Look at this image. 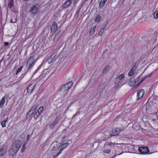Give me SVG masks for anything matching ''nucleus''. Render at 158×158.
<instances>
[{"instance_id":"33","label":"nucleus","mask_w":158,"mask_h":158,"mask_svg":"<svg viewBox=\"0 0 158 158\" xmlns=\"http://www.w3.org/2000/svg\"><path fill=\"white\" fill-rule=\"evenodd\" d=\"M144 80V79H143V80L140 81L135 86V87L136 88H137L138 86H139L141 83Z\"/></svg>"},{"instance_id":"8","label":"nucleus","mask_w":158,"mask_h":158,"mask_svg":"<svg viewBox=\"0 0 158 158\" xmlns=\"http://www.w3.org/2000/svg\"><path fill=\"white\" fill-rule=\"evenodd\" d=\"M145 91L144 89H141L140 90L137 94V100H138L143 98Z\"/></svg>"},{"instance_id":"36","label":"nucleus","mask_w":158,"mask_h":158,"mask_svg":"<svg viewBox=\"0 0 158 158\" xmlns=\"http://www.w3.org/2000/svg\"><path fill=\"white\" fill-rule=\"evenodd\" d=\"M78 114L79 115H80V113H79V111H77V112L76 113V114H74V115H73V117H72V119H73V118H74L75 117V116H76L77 115V114Z\"/></svg>"},{"instance_id":"1","label":"nucleus","mask_w":158,"mask_h":158,"mask_svg":"<svg viewBox=\"0 0 158 158\" xmlns=\"http://www.w3.org/2000/svg\"><path fill=\"white\" fill-rule=\"evenodd\" d=\"M21 144V142L20 141L16 140L14 141L11 145L10 148L8 152L9 156L15 155L19 149Z\"/></svg>"},{"instance_id":"30","label":"nucleus","mask_w":158,"mask_h":158,"mask_svg":"<svg viewBox=\"0 0 158 158\" xmlns=\"http://www.w3.org/2000/svg\"><path fill=\"white\" fill-rule=\"evenodd\" d=\"M154 18L157 19L158 18V11H156L154 14Z\"/></svg>"},{"instance_id":"10","label":"nucleus","mask_w":158,"mask_h":158,"mask_svg":"<svg viewBox=\"0 0 158 158\" xmlns=\"http://www.w3.org/2000/svg\"><path fill=\"white\" fill-rule=\"evenodd\" d=\"M35 86V85L31 84L28 86L27 88V92L28 93H31L34 90Z\"/></svg>"},{"instance_id":"37","label":"nucleus","mask_w":158,"mask_h":158,"mask_svg":"<svg viewBox=\"0 0 158 158\" xmlns=\"http://www.w3.org/2000/svg\"><path fill=\"white\" fill-rule=\"evenodd\" d=\"M31 137V136L29 135H28L27 136V141H28L29 140V139H30Z\"/></svg>"},{"instance_id":"28","label":"nucleus","mask_w":158,"mask_h":158,"mask_svg":"<svg viewBox=\"0 0 158 158\" xmlns=\"http://www.w3.org/2000/svg\"><path fill=\"white\" fill-rule=\"evenodd\" d=\"M104 28H102L101 29L98 35L99 36H102L104 32Z\"/></svg>"},{"instance_id":"18","label":"nucleus","mask_w":158,"mask_h":158,"mask_svg":"<svg viewBox=\"0 0 158 158\" xmlns=\"http://www.w3.org/2000/svg\"><path fill=\"white\" fill-rule=\"evenodd\" d=\"M102 18L99 15L97 16L95 19V21L96 22L98 23L102 20Z\"/></svg>"},{"instance_id":"11","label":"nucleus","mask_w":158,"mask_h":158,"mask_svg":"<svg viewBox=\"0 0 158 158\" xmlns=\"http://www.w3.org/2000/svg\"><path fill=\"white\" fill-rule=\"evenodd\" d=\"M34 61L35 59L34 58L32 57L29 59L27 61V67L28 68H30L32 65V64L34 63Z\"/></svg>"},{"instance_id":"23","label":"nucleus","mask_w":158,"mask_h":158,"mask_svg":"<svg viewBox=\"0 0 158 158\" xmlns=\"http://www.w3.org/2000/svg\"><path fill=\"white\" fill-rule=\"evenodd\" d=\"M14 2L13 0H10V2L8 4V6L10 8L13 6V4Z\"/></svg>"},{"instance_id":"5","label":"nucleus","mask_w":158,"mask_h":158,"mask_svg":"<svg viewBox=\"0 0 158 158\" xmlns=\"http://www.w3.org/2000/svg\"><path fill=\"white\" fill-rule=\"evenodd\" d=\"M38 105L37 104H35L32 106L31 109L28 113L27 115L30 116H32L34 113L35 112L37 107H38Z\"/></svg>"},{"instance_id":"17","label":"nucleus","mask_w":158,"mask_h":158,"mask_svg":"<svg viewBox=\"0 0 158 158\" xmlns=\"http://www.w3.org/2000/svg\"><path fill=\"white\" fill-rule=\"evenodd\" d=\"M136 81L134 80L133 79H131L128 82V84L131 86H133L135 84Z\"/></svg>"},{"instance_id":"27","label":"nucleus","mask_w":158,"mask_h":158,"mask_svg":"<svg viewBox=\"0 0 158 158\" xmlns=\"http://www.w3.org/2000/svg\"><path fill=\"white\" fill-rule=\"evenodd\" d=\"M96 28V26L93 27L90 30V32H89V34H93V33L94 32Z\"/></svg>"},{"instance_id":"29","label":"nucleus","mask_w":158,"mask_h":158,"mask_svg":"<svg viewBox=\"0 0 158 158\" xmlns=\"http://www.w3.org/2000/svg\"><path fill=\"white\" fill-rule=\"evenodd\" d=\"M7 121V120H5L1 122V124L2 127H4L6 126L5 123Z\"/></svg>"},{"instance_id":"19","label":"nucleus","mask_w":158,"mask_h":158,"mask_svg":"<svg viewBox=\"0 0 158 158\" xmlns=\"http://www.w3.org/2000/svg\"><path fill=\"white\" fill-rule=\"evenodd\" d=\"M107 1V0H101L99 3L100 7H102L105 4Z\"/></svg>"},{"instance_id":"41","label":"nucleus","mask_w":158,"mask_h":158,"mask_svg":"<svg viewBox=\"0 0 158 158\" xmlns=\"http://www.w3.org/2000/svg\"><path fill=\"white\" fill-rule=\"evenodd\" d=\"M118 119V118L117 117L116 118V119H115V120H116V121H117L118 119Z\"/></svg>"},{"instance_id":"4","label":"nucleus","mask_w":158,"mask_h":158,"mask_svg":"<svg viewBox=\"0 0 158 158\" xmlns=\"http://www.w3.org/2000/svg\"><path fill=\"white\" fill-rule=\"evenodd\" d=\"M125 77V75L124 74H122L119 75L116 78L115 82L114 88L116 89L119 85V84L120 82V80L123 79Z\"/></svg>"},{"instance_id":"2","label":"nucleus","mask_w":158,"mask_h":158,"mask_svg":"<svg viewBox=\"0 0 158 158\" xmlns=\"http://www.w3.org/2000/svg\"><path fill=\"white\" fill-rule=\"evenodd\" d=\"M126 128L125 126H123L121 128H120L118 127H116L113 129L110 132V135L111 136H114L118 135L119 133L125 130Z\"/></svg>"},{"instance_id":"15","label":"nucleus","mask_w":158,"mask_h":158,"mask_svg":"<svg viewBox=\"0 0 158 158\" xmlns=\"http://www.w3.org/2000/svg\"><path fill=\"white\" fill-rule=\"evenodd\" d=\"M146 109L147 112L149 113L153 112L154 111L153 107L149 104H147L146 105Z\"/></svg>"},{"instance_id":"22","label":"nucleus","mask_w":158,"mask_h":158,"mask_svg":"<svg viewBox=\"0 0 158 158\" xmlns=\"http://www.w3.org/2000/svg\"><path fill=\"white\" fill-rule=\"evenodd\" d=\"M5 102V97H3L0 102V108L4 104Z\"/></svg>"},{"instance_id":"39","label":"nucleus","mask_w":158,"mask_h":158,"mask_svg":"<svg viewBox=\"0 0 158 158\" xmlns=\"http://www.w3.org/2000/svg\"><path fill=\"white\" fill-rule=\"evenodd\" d=\"M123 123H126L125 121L124 120H123Z\"/></svg>"},{"instance_id":"12","label":"nucleus","mask_w":158,"mask_h":158,"mask_svg":"<svg viewBox=\"0 0 158 158\" xmlns=\"http://www.w3.org/2000/svg\"><path fill=\"white\" fill-rule=\"evenodd\" d=\"M136 69V67L135 65L133 66V67L129 71L128 75L129 76H132L135 73Z\"/></svg>"},{"instance_id":"32","label":"nucleus","mask_w":158,"mask_h":158,"mask_svg":"<svg viewBox=\"0 0 158 158\" xmlns=\"http://www.w3.org/2000/svg\"><path fill=\"white\" fill-rule=\"evenodd\" d=\"M152 73H150V74H148V75H147L144 76V78H143L144 79V80L148 77H152Z\"/></svg>"},{"instance_id":"26","label":"nucleus","mask_w":158,"mask_h":158,"mask_svg":"<svg viewBox=\"0 0 158 158\" xmlns=\"http://www.w3.org/2000/svg\"><path fill=\"white\" fill-rule=\"evenodd\" d=\"M63 150V149L60 148L58 152L56 155L54 156V158H56L57 156H58L62 152Z\"/></svg>"},{"instance_id":"3","label":"nucleus","mask_w":158,"mask_h":158,"mask_svg":"<svg viewBox=\"0 0 158 158\" xmlns=\"http://www.w3.org/2000/svg\"><path fill=\"white\" fill-rule=\"evenodd\" d=\"M73 85V82L72 81H69L61 86L60 89V91L62 92H65L70 89Z\"/></svg>"},{"instance_id":"31","label":"nucleus","mask_w":158,"mask_h":158,"mask_svg":"<svg viewBox=\"0 0 158 158\" xmlns=\"http://www.w3.org/2000/svg\"><path fill=\"white\" fill-rule=\"evenodd\" d=\"M104 152L106 153L109 154L110 153V151L109 149L104 148Z\"/></svg>"},{"instance_id":"7","label":"nucleus","mask_w":158,"mask_h":158,"mask_svg":"<svg viewBox=\"0 0 158 158\" xmlns=\"http://www.w3.org/2000/svg\"><path fill=\"white\" fill-rule=\"evenodd\" d=\"M139 151L142 154H147L149 151L147 147H140L139 148Z\"/></svg>"},{"instance_id":"13","label":"nucleus","mask_w":158,"mask_h":158,"mask_svg":"<svg viewBox=\"0 0 158 158\" xmlns=\"http://www.w3.org/2000/svg\"><path fill=\"white\" fill-rule=\"evenodd\" d=\"M38 11V6L36 5L32 7L31 8V11L33 14H36Z\"/></svg>"},{"instance_id":"43","label":"nucleus","mask_w":158,"mask_h":158,"mask_svg":"<svg viewBox=\"0 0 158 158\" xmlns=\"http://www.w3.org/2000/svg\"><path fill=\"white\" fill-rule=\"evenodd\" d=\"M157 112H158V111Z\"/></svg>"},{"instance_id":"24","label":"nucleus","mask_w":158,"mask_h":158,"mask_svg":"<svg viewBox=\"0 0 158 158\" xmlns=\"http://www.w3.org/2000/svg\"><path fill=\"white\" fill-rule=\"evenodd\" d=\"M110 69V67L109 66H106L103 69V73H106L108 71H109Z\"/></svg>"},{"instance_id":"20","label":"nucleus","mask_w":158,"mask_h":158,"mask_svg":"<svg viewBox=\"0 0 158 158\" xmlns=\"http://www.w3.org/2000/svg\"><path fill=\"white\" fill-rule=\"evenodd\" d=\"M71 0H68L64 4V8H67L71 4Z\"/></svg>"},{"instance_id":"40","label":"nucleus","mask_w":158,"mask_h":158,"mask_svg":"<svg viewBox=\"0 0 158 158\" xmlns=\"http://www.w3.org/2000/svg\"><path fill=\"white\" fill-rule=\"evenodd\" d=\"M106 50H105V51H104V52H103V54H104V53H106Z\"/></svg>"},{"instance_id":"38","label":"nucleus","mask_w":158,"mask_h":158,"mask_svg":"<svg viewBox=\"0 0 158 158\" xmlns=\"http://www.w3.org/2000/svg\"><path fill=\"white\" fill-rule=\"evenodd\" d=\"M9 45V43L7 42H5L4 43V46H7Z\"/></svg>"},{"instance_id":"34","label":"nucleus","mask_w":158,"mask_h":158,"mask_svg":"<svg viewBox=\"0 0 158 158\" xmlns=\"http://www.w3.org/2000/svg\"><path fill=\"white\" fill-rule=\"evenodd\" d=\"M23 68V66H21L19 67L17 70L16 74L20 72Z\"/></svg>"},{"instance_id":"35","label":"nucleus","mask_w":158,"mask_h":158,"mask_svg":"<svg viewBox=\"0 0 158 158\" xmlns=\"http://www.w3.org/2000/svg\"><path fill=\"white\" fill-rule=\"evenodd\" d=\"M25 149V144H24L23 145V147L21 150V152H24Z\"/></svg>"},{"instance_id":"9","label":"nucleus","mask_w":158,"mask_h":158,"mask_svg":"<svg viewBox=\"0 0 158 158\" xmlns=\"http://www.w3.org/2000/svg\"><path fill=\"white\" fill-rule=\"evenodd\" d=\"M7 148L6 146H3L2 148H0V157L5 155L7 152Z\"/></svg>"},{"instance_id":"6","label":"nucleus","mask_w":158,"mask_h":158,"mask_svg":"<svg viewBox=\"0 0 158 158\" xmlns=\"http://www.w3.org/2000/svg\"><path fill=\"white\" fill-rule=\"evenodd\" d=\"M44 109L43 106H41L38 109V111L36 113L34 116V118L35 120H37L39 116L41 115L43 112V110Z\"/></svg>"},{"instance_id":"21","label":"nucleus","mask_w":158,"mask_h":158,"mask_svg":"<svg viewBox=\"0 0 158 158\" xmlns=\"http://www.w3.org/2000/svg\"><path fill=\"white\" fill-rule=\"evenodd\" d=\"M69 144V143L68 142H67L65 143H63L62 144L61 146V149H63V150L65 148L67 147H68Z\"/></svg>"},{"instance_id":"16","label":"nucleus","mask_w":158,"mask_h":158,"mask_svg":"<svg viewBox=\"0 0 158 158\" xmlns=\"http://www.w3.org/2000/svg\"><path fill=\"white\" fill-rule=\"evenodd\" d=\"M115 144V143H112V142H106L105 143L104 145V148H110L111 146H112Z\"/></svg>"},{"instance_id":"25","label":"nucleus","mask_w":158,"mask_h":158,"mask_svg":"<svg viewBox=\"0 0 158 158\" xmlns=\"http://www.w3.org/2000/svg\"><path fill=\"white\" fill-rule=\"evenodd\" d=\"M56 121L53 122L49 126V127L50 128L52 129L54 127L55 125H56Z\"/></svg>"},{"instance_id":"42","label":"nucleus","mask_w":158,"mask_h":158,"mask_svg":"<svg viewBox=\"0 0 158 158\" xmlns=\"http://www.w3.org/2000/svg\"><path fill=\"white\" fill-rule=\"evenodd\" d=\"M115 157V156H112L111 157H110V158H114Z\"/></svg>"},{"instance_id":"14","label":"nucleus","mask_w":158,"mask_h":158,"mask_svg":"<svg viewBox=\"0 0 158 158\" xmlns=\"http://www.w3.org/2000/svg\"><path fill=\"white\" fill-rule=\"evenodd\" d=\"M57 26L56 23L55 22H54L51 28V31L53 33L57 31Z\"/></svg>"}]
</instances>
